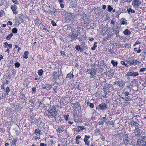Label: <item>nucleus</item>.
I'll return each mask as SVG.
<instances>
[{"mask_svg":"<svg viewBox=\"0 0 146 146\" xmlns=\"http://www.w3.org/2000/svg\"><path fill=\"white\" fill-rule=\"evenodd\" d=\"M113 88L111 84H106L104 85L103 89L105 95L107 94L111 91Z\"/></svg>","mask_w":146,"mask_h":146,"instance_id":"obj_1","label":"nucleus"},{"mask_svg":"<svg viewBox=\"0 0 146 146\" xmlns=\"http://www.w3.org/2000/svg\"><path fill=\"white\" fill-rule=\"evenodd\" d=\"M137 146H146V136L142 137V139H138L137 142Z\"/></svg>","mask_w":146,"mask_h":146,"instance_id":"obj_2","label":"nucleus"},{"mask_svg":"<svg viewBox=\"0 0 146 146\" xmlns=\"http://www.w3.org/2000/svg\"><path fill=\"white\" fill-rule=\"evenodd\" d=\"M87 72L90 74V78H94L95 79H97V77L95 76L96 72V70L93 68L88 69L87 70Z\"/></svg>","mask_w":146,"mask_h":146,"instance_id":"obj_3","label":"nucleus"},{"mask_svg":"<svg viewBox=\"0 0 146 146\" xmlns=\"http://www.w3.org/2000/svg\"><path fill=\"white\" fill-rule=\"evenodd\" d=\"M131 121L130 122L129 124L131 126L135 127L140 126V125L139 123V120L137 118H135L133 119V118H132Z\"/></svg>","mask_w":146,"mask_h":146,"instance_id":"obj_4","label":"nucleus"},{"mask_svg":"<svg viewBox=\"0 0 146 146\" xmlns=\"http://www.w3.org/2000/svg\"><path fill=\"white\" fill-rule=\"evenodd\" d=\"M122 137L124 144L127 145L129 143L130 138L129 137L128 134H125L123 135Z\"/></svg>","mask_w":146,"mask_h":146,"instance_id":"obj_5","label":"nucleus"},{"mask_svg":"<svg viewBox=\"0 0 146 146\" xmlns=\"http://www.w3.org/2000/svg\"><path fill=\"white\" fill-rule=\"evenodd\" d=\"M107 109V104L105 103H102L96 107V109L98 110H106Z\"/></svg>","mask_w":146,"mask_h":146,"instance_id":"obj_6","label":"nucleus"},{"mask_svg":"<svg viewBox=\"0 0 146 146\" xmlns=\"http://www.w3.org/2000/svg\"><path fill=\"white\" fill-rule=\"evenodd\" d=\"M141 4V1L140 0H133L132 2V5L134 7L139 8Z\"/></svg>","mask_w":146,"mask_h":146,"instance_id":"obj_7","label":"nucleus"},{"mask_svg":"<svg viewBox=\"0 0 146 146\" xmlns=\"http://www.w3.org/2000/svg\"><path fill=\"white\" fill-rule=\"evenodd\" d=\"M80 20L82 22H84L86 24H88L90 21L89 17L88 15L85 14Z\"/></svg>","mask_w":146,"mask_h":146,"instance_id":"obj_8","label":"nucleus"},{"mask_svg":"<svg viewBox=\"0 0 146 146\" xmlns=\"http://www.w3.org/2000/svg\"><path fill=\"white\" fill-rule=\"evenodd\" d=\"M139 75L138 72H135L134 71H129L125 75L126 77L133 76L136 77Z\"/></svg>","mask_w":146,"mask_h":146,"instance_id":"obj_9","label":"nucleus"},{"mask_svg":"<svg viewBox=\"0 0 146 146\" xmlns=\"http://www.w3.org/2000/svg\"><path fill=\"white\" fill-rule=\"evenodd\" d=\"M47 111L48 112V113H45L46 114V116H47L50 119L53 118V117H55L56 115H57L58 114L56 113L51 112V111L49 110H48Z\"/></svg>","mask_w":146,"mask_h":146,"instance_id":"obj_10","label":"nucleus"},{"mask_svg":"<svg viewBox=\"0 0 146 146\" xmlns=\"http://www.w3.org/2000/svg\"><path fill=\"white\" fill-rule=\"evenodd\" d=\"M124 81L121 80H119L117 82L116 84L119 88L121 89H123L124 87Z\"/></svg>","mask_w":146,"mask_h":146,"instance_id":"obj_11","label":"nucleus"},{"mask_svg":"<svg viewBox=\"0 0 146 146\" xmlns=\"http://www.w3.org/2000/svg\"><path fill=\"white\" fill-rule=\"evenodd\" d=\"M52 84L46 83L42 85V87L41 89L42 90L44 89L48 90H50L52 88Z\"/></svg>","mask_w":146,"mask_h":146,"instance_id":"obj_12","label":"nucleus"},{"mask_svg":"<svg viewBox=\"0 0 146 146\" xmlns=\"http://www.w3.org/2000/svg\"><path fill=\"white\" fill-rule=\"evenodd\" d=\"M106 65L103 61H100L98 62V66L99 67V69L102 71L104 70L103 68H105Z\"/></svg>","mask_w":146,"mask_h":146,"instance_id":"obj_13","label":"nucleus"},{"mask_svg":"<svg viewBox=\"0 0 146 146\" xmlns=\"http://www.w3.org/2000/svg\"><path fill=\"white\" fill-rule=\"evenodd\" d=\"M90 137V135H86L84 136V138L83 140L86 145L89 146L90 145V141H89V139Z\"/></svg>","mask_w":146,"mask_h":146,"instance_id":"obj_14","label":"nucleus"},{"mask_svg":"<svg viewBox=\"0 0 146 146\" xmlns=\"http://www.w3.org/2000/svg\"><path fill=\"white\" fill-rule=\"evenodd\" d=\"M120 28L119 26H116L115 28H112V30L114 32L115 34L116 35V37L119 36V30Z\"/></svg>","mask_w":146,"mask_h":146,"instance_id":"obj_15","label":"nucleus"},{"mask_svg":"<svg viewBox=\"0 0 146 146\" xmlns=\"http://www.w3.org/2000/svg\"><path fill=\"white\" fill-rule=\"evenodd\" d=\"M78 34L74 33L73 32L71 33L70 35V37L71 39V41L76 40L77 38Z\"/></svg>","mask_w":146,"mask_h":146,"instance_id":"obj_16","label":"nucleus"},{"mask_svg":"<svg viewBox=\"0 0 146 146\" xmlns=\"http://www.w3.org/2000/svg\"><path fill=\"white\" fill-rule=\"evenodd\" d=\"M23 14L21 13L18 17V19L17 21V23L18 24V25L24 22V21L23 19Z\"/></svg>","mask_w":146,"mask_h":146,"instance_id":"obj_17","label":"nucleus"},{"mask_svg":"<svg viewBox=\"0 0 146 146\" xmlns=\"http://www.w3.org/2000/svg\"><path fill=\"white\" fill-rule=\"evenodd\" d=\"M67 18L71 21H74V17L73 13H67Z\"/></svg>","mask_w":146,"mask_h":146,"instance_id":"obj_18","label":"nucleus"},{"mask_svg":"<svg viewBox=\"0 0 146 146\" xmlns=\"http://www.w3.org/2000/svg\"><path fill=\"white\" fill-rule=\"evenodd\" d=\"M11 9H12L13 13L15 14L16 15L18 13V11H17V7L16 6V5H12L11 6Z\"/></svg>","mask_w":146,"mask_h":146,"instance_id":"obj_19","label":"nucleus"},{"mask_svg":"<svg viewBox=\"0 0 146 146\" xmlns=\"http://www.w3.org/2000/svg\"><path fill=\"white\" fill-rule=\"evenodd\" d=\"M48 110H49L51 111V112L56 113L58 114V111L56 110V106H53L49 108Z\"/></svg>","mask_w":146,"mask_h":146,"instance_id":"obj_20","label":"nucleus"},{"mask_svg":"<svg viewBox=\"0 0 146 146\" xmlns=\"http://www.w3.org/2000/svg\"><path fill=\"white\" fill-rule=\"evenodd\" d=\"M52 88H53L54 92L55 93H57L58 90V83L54 84L53 85H52Z\"/></svg>","mask_w":146,"mask_h":146,"instance_id":"obj_21","label":"nucleus"},{"mask_svg":"<svg viewBox=\"0 0 146 146\" xmlns=\"http://www.w3.org/2000/svg\"><path fill=\"white\" fill-rule=\"evenodd\" d=\"M52 75L53 76V79L55 80L58 79L59 78V76L57 74V72L56 71H55L52 74Z\"/></svg>","mask_w":146,"mask_h":146,"instance_id":"obj_22","label":"nucleus"},{"mask_svg":"<svg viewBox=\"0 0 146 146\" xmlns=\"http://www.w3.org/2000/svg\"><path fill=\"white\" fill-rule=\"evenodd\" d=\"M120 22L121 25H127V20L125 18H121L120 20Z\"/></svg>","mask_w":146,"mask_h":146,"instance_id":"obj_23","label":"nucleus"},{"mask_svg":"<svg viewBox=\"0 0 146 146\" xmlns=\"http://www.w3.org/2000/svg\"><path fill=\"white\" fill-rule=\"evenodd\" d=\"M66 98L65 97H62L60 100V103L62 104H67V102H66L65 99Z\"/></svg>","mask_w":146,"mask_h":146,"instance_id":"obj_24","label":"nucleus"},{"mask_svg":"<svg viewBox=\"0 0 146 146\" xmlns=\"http://www.w3.org/2000/svg\"><path fill=\"white\" fill-rule=\"evenodd\" d=\"M129 82L127 81H124L125 85L124 87H125V88H128L130 89V91H131V88H130L129 86Z\"/></svg>","mask_w":146,"mask_h":146,"instance_id":"obj_25","label":"nucleus"},{"mask_svg":"<svg viewBox=\"0 0 146 146\" xmlns=\"http://www.w3.org/2000/svg\"><path fill=\"white\" fill-rule=\"evenodd\" d=\"M105 124L108 126H110L111 125L112 127H113L114 126V122L111 121H107V122H106Z\"/></svg>","mask_w":146,"mask_h":146,"instance_id":"obj_26","label":"nucleus"},{"mask_svg":"<svg viewBox=\"0 0 146 146\" xmlns=\"http://www.w3.org/2000/svg\"><path fill=\"white\" fill-rule=\"evenodd\" d=\"M34 133L36 135H37L38 134H39V135H42V134L41 130H40L39 128L36 129L35 130V131L34 132Z\"/></svg>","mask_w":146,"mask_h":146,"instance_id":"obj_27","label":"nucleus"},{"mask_svg":"<svg viewBox=\"0 0 146 146\" xmlns=\"http://www.w3.org/2000/svg\"><path fill=\"white\" fill-rule=\"evenodd\" d=\"M80 45H76L75 46V48L78 51H79L80 52H83L82 48L80 47Z\"/></svg>","mask_w":146,"mask_h":146,"instance_id":"obj_28","label":"nucleus"},{"mask_svg":"<svg viewBox=\"0 0 146 146\" xmlns=\"http://www.w3.org/2000/svg\"><path fill=\"white\" fill-rule=\"evenodd\" d=\"M123 33L124 35L127 36L129 35L131 33L130 31L127 29H126L123 31Z\"/></svg>","mask_w":146,"mask_h":146,"instance_id":"obj_29","label":"nucleus"},{"mask_svg":"<svg viewBox=\"0 0 146 146\" xmlns=\"http://www.w3.org/2000/svg\"><path fill=\"white\" fill-rule=\"evenodd\" d=\"M78 118V115L77 113L76 112H74L73 113V118L75 122H78V119H77Z\"/></svg>","mask_w":146,"mask_h":146,"instance_id":"obj_30","label":"nucleus"},{"mask_svg":"<svg viewBox=\"0 0 146 146\" xmlns=\"http://www.w3.org/2000/svg\"><path fill=\"white\" fill-rule=\"evenodd\" d=\"M134 133L135 135L134 136V137H137L139 138L142 137V136L141 135V132H135Z\"/></svg>","mask_w":146,"mask_h":146,"instance_id":"obj_31","label":"nucleus"},{"mask_svg":"<svg viewBox=\"0 0 146 146\" xmlns=\"http://www.w3.org/2000/svg\"><path fill=\"white\" fill-rule=\"evenodd\" d=\"M74 77V75L73 74V73L71 72H70L66 76V78H69L70 79H71L73 78Z\"/></svg>","mask_w":146,"mask_h":146,"instance_id":"obj_32","label":"nucleus"},{"mask_svg":"<svg viewBox=\"0 0 146 146\" xmlns=\"http://www.w3.org/2000/svg\"><path fill=\"white\" fill-rule=\"evenodd\" d=\"M57 10L56 9L54 8V7H53L52 9L49 11V12L52 14L54 15L55 12H56Z\"/></svg>","mask_w":146,"mask_h":146,"instance_id":"obj_33","label":"nucleus"},{"mask_svg":"<svg viewBox=\"0 0 146 146\" xmlns=\"http://www.w3.org/2000/svg\"><path fill=\"white\" fill-rule=\"evenodd\" d=\"M86 104H87V106H89L91 108H94V105L93 103H90L89 102H87Z\"/></svg>","mask_w":146,"mask_h":146,"instance_id":"obj_34","label":"nucleus"},{"mask_svg":"<svg viewBox=\"0 0 146 146\" xmlns=\"http://www.w3.org/2000/svg\"><path fill=\"white\" fill-rule=\"evenodd\" d=\"M111 63L113 65V66H117L118 62L117 61H115L114 60H112L111 61Z\"/></svg>","mask_w":146,"mask_h":146,"instance_id":"obj_35","label":"nucleus"},{"mask_svg":"<svg viewBox=\"0 0 146 146\" xmlns=\"http://www.w3.org/2000/svg\"><path fill=\"white\" fill-rule=\"evenodd\" d=\"M85 129L84 128L83 126H79L78 127V128L77 129L76 131L77 132H79L82 131Z\"/></svg>","mask_w":146,"mask_h":146,"instance_id":"obj_36","label":"nucleus"},{"mask_svg":"<svg viewBox=\"0 0 146 146\" xmlns=\"http://www.w3.org/2000/svg\"><path fill=\"white\" fill-rule=\"evenodd\" d=\"M121 98L125 101H129L131 100V98L129 96L125 97H121Z\"/></svg>","mask_w":146,"mask_h":146,"instance_id":"obj_37","label":"nucleus"},{"mask_svg":"<svg viewBox=\"0 0 146 146\" xmlns=\"http://www.w3.org/2000/svg\"><path fill=\"white\" fill-rule=\"evenodd\" d=\"M29 52L27 51H26L24 52V55L23 56V57L25 59H27L28 57Z\"/></svg>","mask_w":146,"mask_h":146,"instance_id":"obj_38","label":"nucleus"},{"mask_svg":"<svg viewBox=\"0 0 146 146\" xmlns=\"http://www.w3.org/2000/svg\"><path fill=\"white\" fill-rule=\"evenodd\" d=\"M6 95L5 94H4V92H0V100H1L3 98L5 97Z\"/></svg>","mask_w":146,"mask_h":146,"instance_id":"obj_39","label":"nucleus"},{"mask_svg":"<svg viewBox=\"0 0 146 146\" xmlns=\"http://www.w3.org/2000/svg\"><path fill=\"white\" fill-rule=\"evenodd\" d=\"M97 44L98 42H95L94 43L93 46L91 48V49L93 50H95L97 46Z\"/></svg>","mask_w":146,"mask_h":146,"instance_id":"obj_40","label":"nucleus"},{"mask_svg":"<svg viewBox=\"0 0 146 146\" xmlns=\"http://www.w3.org/2000/svg\"><path fill=\"white\" fill-rule=\"evenodd\" d=\"M17 142V139L12 140L11 142V145L12 146H16V142Z\"/></svg>","mask_w":146,"mask_h":146,"instance_id":"obj_41","label":"nucleus"},{"mask_svg":"<svg viewBox=\"0 0 146 146\" xmlns=\"http://www.w3.org/2000/svg\"><path fill=\"white\" fill-rule=\"evenodd\" d=\"M140 63L139 60H135L134 59L133 64V66H135L136 65L139 64Z\"/></svg>","mask_w":146,"mask_h":146,"instance_id":"obj_42","label":"nucleus"},{"mask_svg":"<svg viewBox=\"0 0 146 146\" xmlns=\"http://www.w3.org/2000/svg\"><path fill=\"white\" fill-rule=\"evenodd\" d=\"M6 90H5V94L6 95H9V93L10 92V89L9 87L7 86L6 88Z\"/></svg>","mask_w":146,"mask_h":146,"instance_id":"obj_43","label":"nucleus"},{"mask_svg":"<svg viewBox=\"0 0 146 146\" xmlns=\"http://www.w3.org/2000/svg\"><path fill=\"white\" fill-rule=\"evenodd\" d=\"M127 11L129 14H130L131 13H133L135 12V11L134 10L132 9L131 8L129 9H127Z\"/></svg>","mask_w":146,"mask_h":146,"instance_id":"obj_44","label":"nucleus"},{"mask_svg":"<svg viewBox=\"0 0 146 146\" xmlns=\"http://www.w3.org/2000/svg\"><path fill=\"white\" fill-rule=\"evenodd\" d=\"M73 105L75 108H78L80 107V104L79 102H77L75 103H74Z\"/></svg>","mask_w":146,"mask_h":146,"instance_id":"obj_45","label":"nucleus"},{"mask_svg":"<svg viewBox=\"0 0 146 146\" xmlns=\"http://www.w3.org/2000/svg\"><path fill=\"white\" fill-rule=\"evenodd\" d=\"M113 8L110 5H108L107 11L109 12H111L113 10Z\"/></svg>","mask_w":146,"mask_h":146,"instance_id":"obj_46","label":"nucleus"},{"mask_svg":"<svg viewBox=\"0 0 146 146\" xmlns=\"http://www.w3.org/2000/svg\"><path fill=\"white\" fill-rule=\"evenodd\" d=\"M56 131L57 132H58L59 133H60L64 131V128L62 127H59L56 129Z\"/></svg>","mask_w":146,"mask_h":146,"instance_id":"obj_47","label":"nucleus"},{"mask_svg":"<svg viewBox=\"0 0 146 146\" xmlns=\"http://www.w3.org/2000/svg\"><path fill=\"white\" fill-rule=\"evenodd\" d=\"M13 35V34L12 33H11L6 37V39L7 40H9L11 39Z\"/></svg>","mask_w":146,"mask_h":146,"instance_id":"obj_48","label":"nucleus"},{"mask_svg":"<svg viewBox=\"0 0 146 146\" xmlns=\"http://www.w3.org/2000/svg\"><path fill=\"white\" fill-rule=\"evenodd\" d=\"M133 61L134 58H130L129 59V64L130 66L133 65Z\"/></svg>","mask_w":146,"mask_h":146,"instance_id":"obj_49","label":"nucleus"},{"mask_svg":"<svg viewBox=\"0 0 146 146\" xmlns=\"http://www.w3.org/2000/svg\"><path fill=\"white\" fill-rule=\"evenodd\" d=\"M43 70L42 69L39 70L38 72V74L40 76H41L42 75Z\"/></svg>","mask_w":146,"mask_h":146,"instance_id":"obj_50","label":"nucleus"},{"mask_svg":"<svg viewBox=\"0 0 146 146\" xmlns=\"http://www.w3.org/2000/svg\"><path fill=\"white\" fill-rule=\"evenodd\" d=\"M139 127L140 126H138V127H135V129H134V132H140V131H141V130L139 129Z\"/></svg>","mask_w":146,"mask_h":146,"instance_id":"obj_51","label":"nucleus"},{"mask_svg":"<svg viewBox=\"0 0 146 146\" xmlns=\"http://www.w3.org/2000/svg\"><path fill=\"white\" fill-rule=\"evenodd\" d=\"M81 45L84 49H86L87 48V46L85 42L84 41L82 42Z\"/></svg>","mask_w":146,"mask_h":146,"instance_id":"obj_52","label":"nucleus"},{"mask_svg":"<svg viewBox=\"0 0 146 146\" xmlns=\"http://www.w3.org/2000/svg\"><path fill=\"white\" fill-rule=\"evenodd\" d=\"M135 79H134L133 81H131L130 82H129V86L130 88H132L133 87L134 82L135 81Z\"/></svg>","mask_w":146,"mask_h":146,"instance_id":"obj_53","label":"nucleus"},{"mask_svg":"<svg viewBox=\"0 0 146 146\" xmlns=\"http://www.w3.org/2000/svg\"><path fill=\"white\" fill-rule=\"evenodd\" d=\"M18 30L16 28H14L12 30V32L13 33H17V32Z\"/></svg>","mask_w":146,"mask_h":146,"instance_id":"obj_54","label":"nucleus"},{"mask_svg":"<svg viewBox=\"0 0 146 146\" xmlns=\"http://www.w3.org/2000/svg\"><path fill=\"white\" fill-rule=\"evenodd\" d=\"M110 25H111V24L113 25V27L115 28L116 27L115 26V21L113 20H111V23H110Z\"/></svg>","mask_w":146,"mask_h":146,"instance_id":"obj_55","label":"nucleus"},{"mask_svg":"<svg viewBox=\"0 0 146 146\" xmlns=\"http://www.w3.org/2000/svg\"><path fill=\"white\" fill-rule=\"evenodd\" d=\"M100 120L102 121H103V122L104 123H106V122H107V119L105 117H102L101 118Z\"/></svg>","mask_w":146,"mask_h":146,"instance_id":"obj_56","label":"nucleus"},{"mask_svg":"<svg viewBox=\"0 0 146 146\" xmlns=\"http://www.w3.org/2000/svg\"><path fill=\"white\" fill-rule=\"evenodd\" d=\"M5 14L4 11L1 10L0 11V17H2Z\"/></svg>","mask_w":146,"mask_h":146,"instance_id":"obj_57","label":"nucleus"},{"mask_svg":"<svg viewBox=\"0 0 146 146\" xmlns=\"http://www.w3.org/2000/svg\"><path fill=\"white\" fill-rule=\"evenodd\" d=\"M63 116L65 119V120L66 121H67L68 120V118L69 116V115L68 114H67L66 115H64Z\"/></svg>","mask_w":146,"mask_h":146,"instance_id":"obj_58","label":"nucleus"},{"mask_svg":"<svg viewBox=\"0 0 146 146\" xmlns=\"http://www.w3.org/2000/svg\"><path fill=\"white\" fill-rule=\"evenodd\" d=\"M40 119H35V124L36 125H38V122L40 120Z\"/></svg>","mask_w":146,"mask_h":146,"instance_id":"obj_59","label":"nucleus"},{"mask_svg":"<svg viewBox=\"0 0 146 146\" xmlns=\"http://www.w3.org/2000/svg\"><path fill=\"white\" fill-rule=\"evenodd\" d=\"M146 70V68H142L140 69L139 72H142L145 71Z\"/></svg>","mask_w":146,"mask_h":146,"instance_id":"obj_60","label":"nucleus"},{"mask_svg":"<svg viewBox=\"0 0 146 146\" xmlns=\"http://www.w3.org/2000/svg\"><path fill=\"white\" fill-rule=\"evenodd\" d=\"M141 44V42L138 40V39L136 41L135 43L134 44L133 46L135 47L137 45Z\"/></svg>","mask_w":146,"mask_h":146,"instance_id":"obj_61","label":"nucleus"},{"mask_svg":"<svg viewBox=\"0 0 146 146\" xmlns=\"http://www.w3.org/2000/svg\"><path fill=\"white\" fill-rule=\"evenodd\" d=\"M20 65V64L18 62H16L15 64V65L16 68H18L19 67Z\"/></svg>","mask_w":146,"mask_h":146,"instance_id":"obj_62","label":"nucleus"},{"mask_svg":"<svg viewBox=\"0 0 146 146\" xmlns=\"http://www.w3.org/2000/svg\"><path fill=\"white\" fill-rule=\"evenodd\" d=\"M125 48H129L131 47V45L128 43H127L125 44Z\"/></svg>","mask_w":146,"mask_h":146,"instance_id":"obj_63","label":"nucleus"},{"mask_svg":"<svg viewBox=\"0 0 146 146\" xmlns=\"http://www.w3.org/2000/svg\"><path fill=\"white\" fill-rule=\"evenodd\" d=\"M36 88L35 87H33L32 88V90L33 91L32 93L33 94H35L36 92Z\"/></svg>","mask_w":146,"mask_h":146,"instance_id":"obj_64","label":"nucleus"}]
</instances>
